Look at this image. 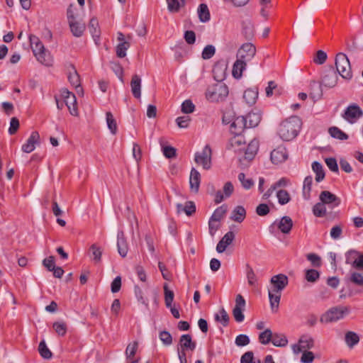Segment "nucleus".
<instances>
[{
	"mask_svg": "<svg viewBox=\"0 0 363 363\" xmlns=\"http://www.w3.org/2000/svg\"><path fill=\"white\" fill-rule=\"evenodd\" d=\"M326 204L320 201L313 208V214L317 217H323L327 214Z\"/></svg>",
	"mask_w": 363,
	"mask_h": 363,
	"instance_id": "obj_45",
	"label": "nucleus"
},
{
	"mask_svg": "<svg viewBox=\"0 0 363 363\" xmlns=\"http://www.w3.org/2000/svg\"><path fill=\"white\" fill-rule=\"evenodd\" d=\"M130 48L129 42H123V43H119L116 48V55L123 58L126 55V50Z\"/></svg>",
	"mask_w": 363,
	"mask_h": 363,
	"instance_id": "obj_53",
	"label": "nucleus"
},
{
	"mask_svg": "<svg viewBox=\"0 0 363 363\" xmlns=\"http://www.w3.org/2000/svg\"><path fill=\"white\" fill-rule=\"evenodd\" d=\"M29 40L33 52L37 60L45 66H51L52 65V58L50 54L45 50L40 39L34 35H30Z\"/></svg>",
	"mask_w": 363,
	"mask_h": 363,
	"instance_id": "obj_2",
	"label": "nucleus"
},
{
	"mask_svg": "<svg viewBox=\"0 0 363 363\" xmlns=\"http://www.w3.org/2000/svg\"><path fill=\"white\" fill-rule=\"evenodd\" d=\"M180 350L185 351L190 350L193 351L196 348V342L192 340L191 336L189 334L182 335L179 340Z\"/></svg>",
	"mask_w": 363,
	"mask_h": 363,
	"instance_id": "obj_23",
	"label": "nucleus"
},
{
	"mask_svg": "<svg viewBox=\"0 0 363 363\" xmlns=\"http://www.w3.org/2000/svg\"><path fill=\"white\" fill-rule=\"evenodd\" d=\"M225 68L223 66L220 64H216L214 65L213 69V72L214 74V78L220 82L225 77Z\"/></svg>",
	"mask_w": 363,
	"mask_h": 363,
	"instance_id": "obj_51",
	"label": "nucleus"
},
{
	"mask_svg": "<svg viewBox=\"0 0 363 363\" xmlns=\"http://www.w3.org/2000/svg\"><path fill=\"white\" fill-rule=\"evenodd\" d=\"M68 23L70 28V30L74 36L78 38L82 35L86 28V26L84 22L82 21H78L76 18L74 21L69 22Z\"/></svg>",
	"mask_w": 363,
	"mask_h": 363,
	"instance_id": "obj_21",
	"label": "nucleus"
},
{
	"mask_svg": "<svg viewBox=\"0 0 363 363\" xmlns=\"http://www.w3.org/2000/svg\"><path fill=\"white\" fill-rule=\"evenodd\" d=\"M235 342L238 347L246 346L250 343V338L246 335H239L236 337Z\"/></svg>",
	"mask_w": 363,
	"mask_h": 363,
	"instance_id": "obj_64",
	"label": "nucleus"
},
{
	"mask_svg": "<svg viewBox=\"0 0 363 363\" xmlns=\"http://www.w3.org/2000/svg\"><path fill=\"white\" fill-rule=\"evenodd\" d=\"M313 184V177L308 176L304 179L303 184L302 194L305 200H309L311 199V186Z\"/></svg>",
	"mask_w": 363,
	"mask_h": 363,
	"instance_id": "obj_31",
	"label": "nucleus"
},
{
	"mask_svg": "<svg viewBox=\"0 0 363 363\" xmlns=\"http://www.w3.org/2000/svg\"><path fill=\"white\" fill-rule=\"evenodd\" d=\"M235 239V233L233 231H229L225 234L222 239L218 242L216 246V251L218 253L223 252L228 246L232 244Z\"/></svg>",
	"mask_w": 363,
	"mask_h": 363,
	"instance_id": "obj_18",
	"label": "nucleus"
},
{
	"mask_svg": "<svg viewBox=\"0 0 363 363\" xmlns=\"http://www.w3.org/2000/svg\"><path fill=\"white\" fill-rule=\"evenodd\" d=\"M257 49L252 43H245L242 44L237 51L236 58L244 61L250 62L256 55Z\"/></svg>",
	"mask_w": 363,
	"mask_h": 363,
	"instance_id": "obj_6",
	"label": "nucleus"
},
{
	"mask_svg": "<svg viewBox=\"0 0 363 363\" xmlns=\"http://www.w3.org/2000/svg\"><path fill=\"white\" fill-rule=\"evenodd\" d=\"M201 182V174L200 173L195 169L192 168L190 172L189 177V184L190 188L192 191L194 193H197L199 189Z\"/></svg>",
	"mask_w": 363,
	"mask_h": 363,
	"instance_id": "obj_22",
	"label": "nucleus"
},
{
	"mask_svg": "<svg viewBox=\"0 0 363 363\" xmlns=\"http://www.w3.org/2000/svg\"><path fill=\"white\" fill-rule=\"evenodd\" d=\"M312 169L314 172L316 174L315 180L317 182H320L325 177V173L323 169V166L320 163L318 162H314L312 164Z\"/></svg>",
	"mask_w": 363,
	"mask_h": 363,
	"instance_id": "obj_47",
	"label": "nucleus"
},
{
	"mask_svg": "<svg viewBox=\"0 0 363 363\" xmlns=\"http://www.w3.org/2000/svg\"><path fill=\"white\" fill-rule=\"evenodd\" d=\"M220 228V221L211 219L208 221V229L209 233L213 237L216 234V231Z\"/></svg>",
	"mask_w": 363,
	"mask_h": 363,
	"instance_id": "obj_63",
	"label": "nucleus"
},
{
	"mask_svg": "<svg viewBox=\"0 0 363 363\" xmlns=\"http://www.w3.org/2000/svg\"><path fill=\"white\" fill-rule=\"evenodd\" d=\"M216 52L214 46L209 45L204 48L202 52V57L205 60L211 58Z\"/></svg>",
	"mask_w": 363,
	"mask_h": 363,
	"instance_id": "obj_62",
	"label": "nucleus"
},
{
	"mask_svg": "<svg viewBox=\"0 0 363 363\" xmlns=\"http://www.w3.org/2000/svg\"><path fill=\"white\" fill-rule=\"evenodd\" d=\"M245 273L248 284L255 286L257 281V278L252 267L249 264L245 265Z\"/></svg>",
	"mask_w": 363,
	"mask_h": 363,
	"instance_id": "obj_39",
	"label": "nucleus"
},
{
	"mask_svg": "<svg viewBox=\"0 0 363 363\" xmlns=\"http://www.w3.org/2000/svg\"><path fill=\"white\" fill-rule=\"evenodd\" d=\"M272 333L271 330L266 329L264 331L262 332L259 335V340L263 345L268 344L272 339Z\"/></svg>",
	"mask_w": 363,
	"mask_h": 363,
	"instance_id": "obj_55",
	"label": "nucleus"
},
{
	"mask_svg": "<svg viewBox=\"0 0 363 363\" xmlns=\"http://www.w3.org/2000/svg\"><path fill=\"white\" fill-rule=\"evenodd\" d=\"M68 79L70 84L74 86L77 89H79L80 91H82V89L80 86V79L78 73L77 72L74 67L72 68V71L69 72L68 75Z\"/></svg>",
	"mask_w": 363,
	"mask_h": 363,
	"instance_id": "obj_38",
	"label": "nucleus"
},
{
	"mask_svg": "<svg viewBox=\"0 0 363 363\" xmlns=\"http://www.w3.org/2000/svg\"><path fill=\"white\" fill-rule=\"evenodd\" d=\"M246 141L242 134H235L229 140L228 149L234 152H241L245 149Z\"/></svg>",
	"mask_w": 363,
	"mask_h": 363,
	"instance_id": "obj_12",
	"label": "nucleus"
},
{
	"mask_svg": "<svg viewBox=\"0 0 363 363\" xmlns=\"http://www.w3.org/2000/svg\"><path fill=\"white\" fill-rule=\"evenodd\" d=\"M90 252H91L93 260L96 262H99L102 255V250L101 247L96 244H93L90 247Z\"/></svg>",
	"mask_w": 363,
	"mask_h": 363,
	"instance_id": "obj_54",
	"label": "nucleus"
},
{
	"mask_svg": "<svg viewBox=\"0 0 363 363\" xmlns=\"http://www.w3.org/2000/svg\"><path fill=\"white\" fill-rule=\"evenodd\" d=\"M130 87L134 97L140 99L141 96V78L138 74L133 75Z\"/></svg>",
	"mask_w": 363,
	"mask_h": 363,
	"instance_id": "obj_24",
	"label": "nucleus"
},
{
	"mask_svg": "<svg viewBox=\"0 0 363 363\" xmlns=\"http://www.w3.org/2000/svg\"><path fill=\"white\" fill-rule=\"evenodd\" d=\"M227 206L225 204L219 206L214 211L213 215L211 217V219L215 220L216 221H220L225 216L227 212Z\"/></svg>",
	"mask_w": 363,
	"mask_h": 363,
	"instance_id": "obj_46",
	"label": "nucleus"
},
{
	"mask_svg": "<svg viewBox=\"0 0 363 363\" xmlns=\"http://www.w3.org/2000/svg\"><path fill=\"white\" fill-rule=\"evenodd\" d=\"M199 21L206 23L210 21L211 14L208 6L206 4H201L197 9Z\"/></svg>",
	"mask_w": 363,
	"mask_h": 363,
	"instance_id": "obj_30",
	"label": "nucleus"
},
{
	"mask_svg": "<svg viewBox=\"0 0 363 363\" xmlns=\"http://www.w3.org/2000/svg\"><path fill=\"white\" fill-rule=\"evenodd\" d=\"M360 254L361 252L354 250H349L345 254L346 263L351 264L354 268Z\"/></svg>",
	"mask_w": 363,
	"mask_h": 363,
	"instance_id": "obj_36",
	"label": "nucleus"
},
{
	"mask_svg": "<svg viewBox=\"0 0 363 363\" xmlns=\"http://www.w3.org/2000/svg\"><path fill=\"white\" fill-rule=\"evenodd\" d=\"M53 328L55 329V332L61 336H63L65 335L67 331V325L65 323L62 322H55L53 323Z\"/></svg>",
	"mask_w": 363,
	"mask_h": 363,
	"instance_id": "obj_61",
	"label": "nucleus"
},
{
	"mask_svg": "<svg viewBox=\"0 0 363 363\" xmlns=\"http://www.w3.org/2000/svg\"><path fill=\"white\" fill-rule=\"evenodd\" d=\"M246 302L243 296L238 294L235 298V305L233 309V315L238 323H241L245 319L243 311L245 310Z\"/></svg>",
	"mask_w": 363,
	"mask_h": 363,
	"instance_id": "obj_11",
	"label": "nucleus"
},
{
	"mask_svg": "<svg viewBox=\"0 0 363 363\" xmlns=\"http://www.w3.org/2000/svg\"><path fill=\"white\" fill-rule=\"evenodd\" d=\"M268 294L271 309L273 312H277L281 299V293H274V291L268 290Z\"/></svg>",
	"mask_w": 363,
	"mask_h": 363,
	"instance_id": "obj_32",
	"label": "nucleus"
},
{
	"mask_svg": "<svg viewBox=\"0 0 363 363\" xmlns=\"http://www.w3.org/2000/svg\"><path fill=\"white\" fill-rule=\"evenodd\" d=\"M277 227L281 233L284 234L289 233L293 227L292 219L287 216L282 217L278 222Z\"/></svg>",
	"mask_w": 363,
	"mask_h": 363,
	"instance_id": "obj_26",
	"label": "nucleus"
},
{
	"mask_svg": "<svg viewBox=\"0 0 363 363\" xmlns=\"http://www.w3.org/2000/svg\"><path fill=\"white\" fill-rule=\"evenodd\" d=\"M117 247L119 255L122 257L127 255L128 247L123 231H120L117 235Z\"/></svg>",
	"mask_w": 363,
	"mask_h": 363,
	"instance_id": "obj_20",
	"label": "nucleus"
},
{
	"mask_svg": "<svg viewBox=\"0 0 363 363\" xmlns=\"http://www.w3.org/2000/svg\"><path fill=\"white\" fill-rule=\"evenodd\" d=\"M247 118L245 116L237 117L230 125V132L232 134H242L245 128L247 127Z\"/></svg>",
	"mask_w": 363,
	"mask_h": 363,
	"instance_id": "obj_17",
	"label": "nucleus"
},
{
	"mask_svg": "<svg viewBox=\"0 0 363 363\" xmlns=\"http://www.w3.org/2000/svg\"><path fill=\"white\" fill-rule=\"evenodd\" d=\"M258 92L256 89H248L243 94L245 101L249 105H253L257 99Z\"/></svg>",
	"mask_w": 363,
	"mask_h": 363,
	"instance_id": "obj_34",
	"label": "nucleus"
},
{
	"mask_svg": "<svg viewBox=\"0 0 363 363\" xmlns=\"http://www.w3.org/2000/svg\"><path fill=\"white\" fill-rule=\"evenodd\" d=\"M335 66L340 75L347 79L352 78V70L350 61L347 55L342 52L337 54L335 57Z\"/></svg>",
	"mask_w": 363,
	"mask_h": 363,
	"instance_id": "obj_5",
	"label": "nucleus"
},
{
	"mask_svg": "<svg viewBox=\"0 0 363 363\" xmlns=\"http://www.w3.org/2000/svg\"><path fill=\"white\" fill-rule=\"evenodd\" d=\"M337 75L335 71L330 68L324 72L322 77L321 84L325 87L332 88L337 84Z\"/></svg>",
	"mask_w": 363,
	"mask_h": 363,
	"instance_id": "obj_16",
	"label": "nucleus"
},
{
	"mask_svg": "<svg viewBox=\"0 0 363 363\" xmlns=\"http://www.w3.org/2000/svg\"><path fill=\"white\" fill-rule=\"evenodd\" d=\"M303 351L311 349L313 347V340L311 337L303 336L299 340Z\"/></svg>",
	"mask_w": 363,
	"mask_h": 363,
	"instance_id": "obj_58",
	"label": "nucleus"
},
{
	"mask_svg": "<svg viewBox=\"0 0 363 363\" xmlns=\"http://www.w3.org/2000/svg\"><path fill=\"white\" fill-rule=\"evenodd\" d=\"M288 152L284 147L279 146L271 152L270 159L273 164H279L288 159Z\"/></svg>",
	"mask_w": 363,
	"mask_h": 363,
	"instance_id": "obj_14",
	"label": "nucleus"
},
{
	"mask_svg": "<svg viewBox=\"0 0 363 363\" xmlns=\"http://www.w3.org/2000/svg\"><path fill=\"white\" fill-rule=\"evenodd\" d=\"M272 342L276 347H285L288 343V340L283 334L274 333L272 335Z\"/></svg>",
	"mask_w": 363,
	"mask_h": 363,
	"instance_id": "obj_40",
	"label": "nucleus"
},
{
	"mask_svg": "<svg viewBox=\"0 0 363 363\" xmlns=\"http://www.w3.org/2000/svg\"><path fill=\"white\" fill-rule=\"evenodd\" d=\"M363 115L360 107L355 104H351L347 107L342 113V118L350 123H355Z\"/></svg>",
	"mask_w": 363,
	"mask_h": 363,
	"instance_id": "obj_10",
	"label": "nucleus"
},
{
	"mask_svg": "<svg viewBox=\"0 0 363 363\" xmlns=\"http://www.w3.org/2000/svg\"><path fill=\"white\" fill-rule=\"evenodd\" d=\"M215 320L220 322L223 326H226L229 322V315L226 311L222 308L219 313L215 315Z\"/></svg>",
	"mask_w": 363,
	"mask_h": 363,
	"instance_id": "obj_48",
	"label": "nucleus"
},
{
	"mask_svg": "<svg viewBox=\"0 0 363 363\" xmlns=\"http://www.w3.org/2000/svg\"><path fill=\"white\" fill-rule=\"evenodd\" d=\"M38 352L40 356L45 359H50L52 356L51 351L46 345L45 340H42L38 346Z\"/></svg>",
	"mask_w": 363,
	"mask_h": 363,
	"instance_id": "obj_49",
	"label": "nucleus"
},
{
	"mask_svg": "<svg viewBox=\"0 0 363 363\" xmlns=\"http://www.w3.org/2000/svg\"><path fill=\"white\" fill-rule=\"evenodd\" d=\"M138 349V341H133L130 342L125 349V354L126 359H132L135 354H136Z\"/></svg>",
	"mask_w": 363,
	"mask_h": 363,
	"instance_id": "obj_43",
	"label": "nucleus"
},
{
	"mask_svg": "<svg viewBox=\"0 0 363 363\" xmlns=\"http://www.w3.org/2000/svg\"><path fill=\"white\" fill-rule=\"evenodd\" d=\"M238 179L241 182L242 187L245 189H249L254 185L252 179L250 178L246 179L244 173L238 174Z\"/></svg>",
	"mask_w": 363,
	"mask_h": 363,
	"instance_id": "obj_57",
	"label": "nucleus"
},
{
	"mask_svg": "<svg viewBox=\"0 0 363 363\" xmlns=\"http://www.w3.org/2000/svg\"><path fill=\"white\" fill-rule=\"evenodd\" d=\"M246 217V211L242 206H237L232 211L230 218L235 222L242 223Z\"/></svg>",
	"mask_w": 363,
	"mask_h": 363,
	"instance_id": "obj_25",
	"label": "nucleus"
},
{
	"mask_svg": "<svg viewBox=\"0 0 363 363\" xmlns=\"http://www.w3.org/2000/svg\"><path fill=\"white\" fill-rule=\"evenodd\" d=\"M301 126V120L298 116H291L284 121L279 127L278 134L285 141H290L296 137Z\"/></svg>",
	"mask_w": 363,
	"mask_h": 363,
	"instance_id": "obj_1",
	"label": "nucleus"
},
{
	"mask_svg": "<svg viewBox=\"0 0 363 363\" xmlns=\"http://www.w3.org/2000/svg\"><path fill=\"white\" fill-rule=\"evenodd\" d=\"M245 118H247V128L258 125L261 121V115L259 113L251 112Z\"/></svg>",
	"mask_w": 363,
	"mask_h": 363,
	"instance_id": "obj_35",
	"label": "nucleus"
},
{
	"mask_svg": "<svg viewBox=\"0 0 363 363\" xmlns=\"http://www.w3.org/2000/svg\"><path fill=\"white\" fill-rule=\"evenodd\" d=\"M167 8L170 12H178L182 6L184 5V0H166Z\"/></svg>",
	"mask_w": 363,
	"mask_h": 363,
	"instance_id": "obj_42",
	"label": "nucleus"
},
{
	"mask_svg": "<svg viewBox=\"0 0 363 363\" xmlns=\"http://www.w3.org/2000/svg\"><path fill=\"white\" fill-rule=\"evenodd\" d=\"M272 0H259L260 15L265 19L268 18L269 10L272 8Z\"/></svg>",
	"mask_w": 363,
	"mask_h": 363,
	"instance_id": "obj_44",
	"label": "nucleus"
},
{
	"mask_svg": "<svg viewBox=\"0 0 363 363\" xmlns=\"http://www.w3.org/2000/svg\"><path fill=\"white\" fill-rule=\"evenodd\" d=\"M106 119L108 129L112 134L115 135L117 132L118 126L113 114L109 111L106 112Z\"/></svg>",
	"mask_w": 363,
	"mask_h": 363,
	"instance_id": "obj_41",
	"label": "nucleus"
},
{
	"mask_svg": "<svg viewBox=\"0 0 363 363\" xmlns=\"http://www.w3.org/2000/svg\"><path fill=\"white\" fill-rule=\"evenodd\" d=\"M61 97L64 100V103L67 106V108L72 116L78 115V110L77 106V99L74 94L69 91L67 89L61 90Z\"/></svg>",
	"mask_w": 363,
	"mask_h": 363,
	"instance_id": "obj_9",
	"label": "nucleus"
},
{
	"mask_svg": "<svg viewBox=\"0 0 363 363\" xmlns=\"http://www.w3.org/2000/svg\"><path fill=\"white\" fill-rule=\"evenodd\" d=\"M350 313L347 306L332 307L325 311L320 318V322L324 324L337 322L344 318Z\"/></svg>",
	"mask_w": 363,
	"mask_h": 363,
	"instance_id": "obj_4",
	"label": "nucleus"
},
{
	"mask_svg": "<svg viewBox=\"0 0 363 363\" xmlns=\"http://www.w3.org/2000/svg\"><path fill=\"white\" fill-rule=\"evenodd\" d=\"M277 197L279 204L281 205L286 204L291 200V196L286 190H279L277 192Z\"/></svg>",
	"mask_w": 363,
	"mask_h": 363,
	"instance_id": "obj_52",
	"label": "nucleus"
},
{
	"mask_svg": "<svg viewBox=\"0 0 363 363\" xmlns=\"http://www.w3.org/2000/svg\"><path fill=\"white\" fill-rule=\"evenodd\" d=\"M205 95L206 99L211 102L222 101L228 95V88L224 83L220 82L209 86Z\"/></svg>",
	"mask_w": 363,
	"mask_h": 363,
	"instance_id": "obj_3",
	"label": "nucleus"
},
{
	"mask_svg": "<svg viewBox=\"0 0 363 363\" xmlns=\"http://www.w3.org/2000/svg\"><path fill=\"white\" fill-rule=\"evenodd\" d=\"M195 162L199 165H202L204 169L211 168V149L208 145H206L201 152L195 154Z\"/></svg>",
	"mask_w": 363,
	"mask_h": 363,
	"instance_id": "obj_7",
	"label": "nucleus"
},
{
	"mask_svg": "<svg viewBox=\"0 0 363 363\" xmlns=\"http://www.w3.org/2000/svg\"><path fill=\"white\" fill-rule=\"evenodd\" d=\"M328 133L332 138L340 140H346L349 138L347 134L336 126L329 128Z\"/></svg>",
	"mask_w": 363,
	"mask_h": 363,
	"instance_id": "obj_33",
	"label": "nucleus"
},
{
	"mask_svg": "<svg viewBox=\"0 0 363 363\" xmlns=\"http://www.w3.org/2000/svg\"><path fill=\"white\" fill-rule=\"evenodd\" d=\"M247 67V62L236 59L233 66L232 74L235 79H240L242 76L243 71Z\"/></svg>",
	"mask_w": 363,
	"mask_h": 363,
	"instance_id": "obj_27",
	"label": "nucleus"
},
{
	"mask_svg": "<svg viewBox=\"0 0 363 363\" xmlns=\"http://www.w3.org/2000/svg\"><path fill=\"white\" fill-rule=\"evenodd\" d=\"M319 199L330 208L338 206L340 203V199L329 191H323L320 194Z\"/></svg>",
	"mask_w": 363,
	"mask_h": 363,
	"instance_id": "obj_13",
	"label": "nucleus"
},
{
	"mask_svg": "<svg viewBox=\"0 0 363 363\" xmlns=\"http://www.w3.org/2000/svg\"><path fill=\"white\" fill-rule=\"evenodd\" d=\"M164 302L167 308H171L174 300V292L169 289L167 284L164 285Z\"/></svg>",
	"mask_w": 363,
	"mask_h": 363,
	"instance_id": "obj_50",
	"label": "nucleus"
},
{
	"mask_svg": "<svg viewBox=\"0 0 363 363\" xmlns=\"http://www.w3.org/2000/svg\"><path fill=\"white\" fill-rule=\"evenodd\" d=\"M259 149V142L256 139L252 140L247 147H245L244 159L248 161L252 160L257 154Z\"/></svg>",
	"mask_w": 363,
	"mask_h": 363,
	"instance_id": "obj_19",
	"label": "nucleus"
},
{
	"mask_svg": "<svg viewBox=\"0 0 363 363\" xmlns=\"http://www.w3.org/2000/svg\"><path fill=\"white\" fill-rule=\"evenodd\" d=\"M289 284V279L284 274H279L273 276L270 279V288L268 290L274 293H281Z\"/></svg>",
	"mask_w": 363,
	"mask_h": 363,
	"instance_id": "obj_8",
	"label": "nucleus"
},
{
	"mask_svg": "<svg viewBox=\"0 0 363 363\" xmlns=\"http://www.w3.org/2000/svg\"><path fill=\"white\" fill-rule=\"evenodd\" d=\"M345 340L350 348H352L359 341V335L352 331H348L345 334Z\"/></svg>",
	"mask_w": 363,
	"mask_h": 363,
	"instance_id": "obj_37",
	"label": "nucleus"
},
{
	"mask_svg": "<svg viewBox=\"0 0 363 363\" xmlns=\"http://www.w3.org/2000/svg\"><path fill=\"white\" fill-rule=\"evenodd\" d=\"M89 31L94 38V40L97 44L100 39L101 31L99 27V22L96 18H92L89 23Z\"/></svg>",
	"mask_w": 363,
	"mask_h": 363,
	"instance_id": "obj_28",
	"label": "nucleus"
},
{
	"mask_svg": "<svg viewBox=\"0 0 363 363\" xmlns=\"http://www.w3.org/2000/svg\"><path fill=\"white\" fill-rule=\"evenodd\" d=\"M40 144V135L37 131H33L27 140L26 143L21 147L23 152L30 153L35 149V145Z\"/></svg>",
	"mask_w": 363,
	"mask_h": 363,
	"instance_id": "obj_15",
	"label": "nucleus"
},
{
	"mask_svg": "<svg viewBox=\"0 0 363 363\" xmlns=\"http://www.w3.org/2000/svg\"><path fill=\"white\" fill-rule=\"evenodd\" d=\"M111 69L113 72L118 76L119 79L123 82V69L122 66L118 62H111Z\"/></svg>",
	"mask_w": 363,
	"mask_h": 363,
	"instance_id": "obj_59",
	"label": "nucleus"
},
{
	"mask_svg": "<svg viewBox=\"0 0 363 363\" xmlns=\"http://www.w3.org/2000/svg\"><path fill=\"white\" fill-rule=\"evenodd\" d=\"M348 281L357 286L359 289L357 292H362L363 291V274L362 273L357 272H352L350 273V277L348 278Z\"/></svg>",
	"mask_w": 363,
	"mask_h": 363,
	"instance_id": "obj_29",
	"label": "nucleus"
},
{
	"mask_svg": "<svg viewBox=\"0 0 363 363\" xmlns=\"http://www.w3.org/2000/svg\"><path fill=\"white\" fill-rule=\"evenodd\" d=\"M195 106L191 100H185L182 104V111L184 113H191L194 111Z\"/></svg>",
	"mask_w": 363,
	"mask_h": 363,
	"instance_id": "obj_60",
	"label": "nucleus"
},
{
	"mask_svg": "<svg viewBox=\"0 0 363 363\" xmlns=\"http://www.w3.org/2000/svg\"><path fill=\"white\" fill-rule=\"evenodd\" d=\"M319 277L320 274L315 269H308L306 271L305 278L308 282H315Z\"/></svg>",
	"mask_w": 363,
	"mask_h": 363,
	"instance_id": "obj_56",
	"label": "nucleus"
}]
</instances>
